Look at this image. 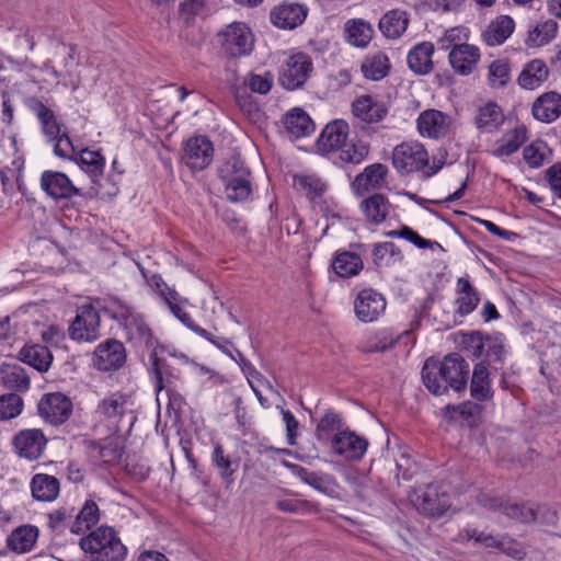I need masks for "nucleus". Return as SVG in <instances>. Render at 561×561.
I'll return each instance as SVG.
<instances>
[{
    "instance_id": "38",
    "label": "nucleus",
    "mask_w": 561,
    "mask_h": 561,
    "mask_svg": "<svg viewBox=\"0 0 561 561\" xmlns=\"http://www.w3.org/2000/svg\"><path fill=\"white\" fill-rule=\"evenodd\" d=\"M558 32V23L553 20L538 22L534 27L529 28L525 44L528 47L538 48L549 44Z\"/></svg>"
},
{
    "instance_id": "2",
    "label": "nucleus",
    "mask_w": 561,
    "mask_h": 561,
    "mask_svg": "<svg viewBox=\"0 0 561 561\" xmlns=\"http://www.w3.org/2000/svg\"><path fill=\"white\" fill-rule=\"evenodd\" d=\"M110 316L125 330L128 341L136 346H152V333L142 316L122 300H114L107 307Z\"/></svg>"
},
{
    "instance_id": "13",
    "label": "nucleus",
    "mask_w": 561,
    "mask_h": 561,
    "mask_svg": "<svg viewBox=\"0 0 561 561\" xmlns=\"http://www.w3.org/2000/svg\"><path fill=\"white\" fill-rule=\"evenodd\" d=\"M94 366L102 371L119 369L126 362L124 344L115 339L100 343L93 354Z\"/></svg>"
},
{
    "instance_id": "26",
    "label": "nucleus",
    "mask_w": 561,
    "mask_h": 561,
    "mask_svg": "<svg viewBox=\"0 0 561 561\" xmlns=\"http://www.w3.org/2000/svg\"><path fill=\"white\" fill-rule=\"evenodd\" d=\"M390 207L388 198L379 193L367 196L359 204L366 221L371 225L382 224L389 215Z\"/></svg>"
},
{
    "instance_id": "42",
    "label": "nucleus",
    "mask_w": 561,
    "mask_h": 561,
    "mask_svg": "<svg viewBox=\"0 0 561 561\" xmlns=\"http://www.w3.org/2000/svg\"><path fill=\"white\" fill-rule=\"evenodd\" d=\"M360 256L353 252L337 253L332 262L333 271L341 277H352L363 270Z\"/></svg>"
},
{
    "instance_id": "11",
    "label": "nucleus",
    "mask_w": 561,
    "mask_h": 561,
    "mask_svg": "<svg viewBox=\"0 0 561 561\" xmlns=\"http://www.w3.org/2000/svg\"><path fill=\"white\" fill-rule=\"evenodd\" d=\"M213 159L214 146L206 136H195L186 140L183 160L192 171L205 170Z\"/></svg>"
},
{
    "instance_id": "16",
    "label": "nucleus",
    "mask_w": 561,
    "mask_h": 561,
    "mask_svg": "<svg viewBox=\"0 0 561 561\" xmlns=\"http://www.w3.org/2000/svg\"><path fill=\"white\" fill-rule=\"evenodd\" d=\"M47 444L44 433L38 428L22 430L13 438L15 453L25 459H38Z\"/></svg>"
},
{
    "instance_id": "21",
    "label": "nucleus",
    "mask_w": 561,
    "mask_h": 561,
    "mask_svg": "<svg viewBox=\"0 0 561 561\" xmlns=\"http://www.w3.org/2000/svg\"><path fill=\"white\" fill-rule=\"evenodd\" d=\"M480 57L479 48L470 44H457L448 55L451 68L460 76L470 75L479 62Z\"/></svg>"
},
{
    "instance_id": "10",
    "label": "nucleus",
    "mask_w": 561,
    "mask_h": 561,
    "mask_svg": "<svg viewBox=\"0 0 561 561\" xmlns=\"http://www.w3.org/2000/svg\"><path fill=\"white\" fill-rule=\"evenodd\" d=\"M100 314L91 306L78 309L76 319L69 327V335L78 342H93L100 337Z\"/></svg>"
},
{
    "instance_id": "36",
    "label": "nucleus",
    "mask_w": 561,
    "mask_h": 561,
    "mask_svg": "<svg viewBox=\"0 0 561 561\" xmlns=\"http://www.w3.org/2000/svg\"><path fill=\"white\" fill-rule=\"evenodd\" d=\"M100 508L92 500H87L71 523L70 531L75 535H81L95 526L100 520Z\"/></svg>"
},
{
    "instance_id": "46",
    "label": "nucleus",
    "mask_w": 561,
    "mask_h": 561,
    "mask_svg": "<svg viewBox=\"0 0 561 561\" xmlns=\"http://www.w3.org/2000/svg\"><path fill=\"white\" fill-rule=\"evenodd\" d=\"M389 69V58L381 51L366 57L362 64V71L364 76L371 80H380L385 78L388 75Z\"/></svg>"
},
{
    "instance_id": "64",
    "label": "nucleus",
    "mask_w": 561,
    "mask_h": 561,
    "mask_svg": "<svg viewBox=\"0 0 561 561\" xmlns=\"http://www.w3.org/2000/svg\"><path fill=\"white\" fill-rule=\"evenodd\" d=\"M54 152L61 158H71L75 153V147L67 133H62L56 140H54Z\"/></svg>"
},
{
    "instance_id": "51",
    "label": "nucleus",
    "mask_w": 561,
    "mask_h": 561,
    "mask_svg": "<svg viewBox=\"0 0 561 561\" xmlns=\"http://www.w3.org/2000/svg\"><path fill=\"white\" fill-rule=\"evenodd\" d=\"M225 191L229 201L241 202L250 196L251 184L247 178H227Z\"/></svg>"
},
{
    "instance_id": "39",
    "label": "nucleus",
    "mask_w": 561,
    "mask_h": 561,
    "mask_svg": "<svg viewBox=\"0 0 561 561\" xmlns=\"http://www.w3.org/2000/svg\"><path fill=\"white\" fill-rule=\"evenodd\" d=\"M31 108L41 122L43 133L49 138L50 141L56 140L62 134V131L61 125L57 121L53 111L38 100L34 101V104Z\"/></svg>"
},
{
    "instance_id": "63",
    "label": "nucleus",
    "mask_w": 561,
    "mask_h": 561,
    "mask_svg": "<svg viewBox=\"0 0 561 561\" xmlns=\"http://www.w3.org/2000/svg\"><path fill=\"white\" fill-rule=\"evenodd\" d=\"M499 550L517 560L523 559L525 556L522 545L506 536H501Z\"/></svg>"
},
{
    "instance_id": "34",
    "label": "nucleus",
    "mask_w": 561,
    "mask_h": 561,
    "mask_svg": "<svg viewBox=\"0 0 561 561\" xmlns=\"http://www.w3.org/2000/svg\"><path fill=\"white\" fill-rule=\"evenodd\" d=\"M409 24L408 14L401 10L387 12L379 21V30L387 38H399Z\"/></svg>"
},
{
    "instance_id": "61",
    "label": "nucleus",
    "mask_w": 561,
    "mask_h": 561,
    "mask_svg": "<svg viewBox=\"0 0 561 561\" xmlns=\"http://www.w3.org/2000/svg\"><path fill=\"white\" fill-rule=\"evenodd\" d=\"M73 510L60 507L48 514V525L51 529L62 531L66 526H71Z\"/></svg>"
},
{
    "instance_id": "37",
    "label": "nucleus",
    "mask_w": 561,
    "mask_h": 561,
    "mask_svg": "<svg viewBox=\"0 0 561 561\" xmlns=\"http://www.w3.org/2000/svg\"><path fill=\"white\" fill-rule=\"evenodd\" d=\"M457 313L461 317L471 313L480 301L477 290L465 277L457 280Z\"/></svg>"
},
{
    "instance_id": "49",
    "label": "nucleus",
    "mask_w": 561,
    "mask_h": 561,
    "mask_svg": "<svg viewBox=\"0 0 561 561\" xmlns=\"http://www.w3.org/2000/svg\"><path fill=\"white\" fill-rule=\"evenodd\" d=\"M213 461L219 470L226 483V488H230L234 481L233 473L238 469V462L231 461L230 458L225 455L224 448L220 445H216L214 448Z\"/></svg>"
},
{
    "instance_id": "6",
    "label": "nucleus",
    "mask_w": 561,
    "mask_h": 561,
    "mask_svg": "<svg viewBox=\"0 0 561 561\" xmlns=\"http://www.w3.org/2000/svg\"><path fill=\"white\" fill-rule=\"evenodd\" d=\"M219 36L221 37V47L229 57H244L253 50L254 35L244 23L234 22L229 24Z\"/></svg>"
},
{
    "instance_id": "57",
    "label": "nucleus",
    "mask_w": 561,
    "mask_h": 561,
    "mask_svg": "<svg viewBox=\"0 0 561 561\" xmlns=\"http://www.w3.org/2000/svg\"><path fill=\"white\" fill-rule=\"evenodd\" d=\"M294 187L304 191L311 198L321 196L325 184L320 178H294Z\"/></svg>"
},
{
    "instance_id": "30",
    "label": "nucleus",
    "mask_w": 561,
    "mask_h": 561,
    "mask_svg": "<svg viewBox=\"0 0 561 561\" xmlns=\"http://www.w3.org/2000/svg\"><path fill=\"white\" fill-rule=\"evenodd\" d=\"M283 123L286 131L295 138L307 137L314 131V123L310 116L300 108L289 111L284 116Z\"/></svg>"
},
{
    "instance_id": "35",
    "label": "nucleus",
    "mask_w": 561,
    "mask_h": 561,
    "mask_svg": "<svg viewBox=\"0 0 561 561\" xmlns=\"http://www.w3.org/2000/svg\"><path fill=\"white\" fill-rule=\"evenodd\" d=\"M527 139L525 126H517L506 131L494 145L493 153L496 157L510 156L515 152Z\"/></svg>"
},
{
    "instance_id": "20",
    "label": "nucleus",
    "mask_w": 561,
    "mask_h": 561,
    "mask_svg": "<svg viewBox=\"0 0 561 561\" xmlns=\"http://www.w3.org/2000/svg\"><path fill=\"white\" fill-rule=\"evenodd\" d=\"M450 389L456 392L466 390L470 373L469 364L457 353L446 355L440 360Z\"/></svg>"
},
{
    "instance_id": "59",
    "label": "nucleus",
    "mask_w": 561,
    "mask_h": 561,
    "mask_svg": "<svg viewBox=\"0 0 561 561\" xmlns=\"http://www.w3.org/2000/svg\"><path fill=\"white\" fill-rule=\"evenodd\" d=\"M510 77L508 64L504 60H495L489 67V80L493 87H503Z\"/></svg>"
},
{
    "instance_id": "52",
    "label": "nucleus",
    "mask_w": 561,
    "mask_h": 561,
    "mask_svg": "<svg viewBox=\"0 0 561 561\" xmlns=\"http://www.w3.org/2000/svg\"><path fill=\"white\" fill-rule=\"evenodd\" d=\"M24 402L18 393H7L0 397V421H8L19 416L23 411Z\"/></svg>"
},
{
    "instance_id": "1",
    "label": "nucleus",
    "mask_w": 561,
    "mask_h": 561,
    "mask_svg": "<svg viewBox=\"0 0 561 561\" xmlns=\"http://www.w3.org/2000/svg\"><path fill=\"white\" fill-rule=\"evenodd\" d=\"M79 546L90 561H124L128 553L117 531L106 525L81 537Z\"/></svg>"
},
{
    "instance_id": "29",
    "label": "nucleus",
    "mask_w": 561,
    "mask_h": 561,
    "mask_svg": "<svg viewBox=\"0 0 561 561\" xmlns=\"http://www.w3.org/2000/svg\"><path fill=\"white\" fill-rule=\"evenodd\" d=\"M0 382L5 389L15 392H26L31 385L26 370L16 364H5L1 367Z\"/></svg>"
},
{
    "instance_id": "7",
    "label": "nucleus",
    "mask_w": 561,
    "mask_h": 561,
    "mask_svg": "<svg viewBox=\"0 0 561 561\" xmlns=\"http://www.w3.org/2000/svg\"><path fill=\"white\" fill-rule=\"evenodd\" d=\"M73 410L71 399L62 392H48L37 403L38 415L50 425L57 426L67 422Z\"/></svg>"
},
{
    "instance_id": "14",
    "label": "nucleus",
    "mask_w": 561,
    "mask_h": 561,
    "mask_svg": "<svg viewBox=\"0 0 561 561\" xmlns=\"http://www.w3.org/2000/svg\"><path fill=\"white\" fill-rule=\"evenodd\" d=\"M417 130L421 136L439 139L450 134L453 119L449 115L438 110H425L416 119Z\"/></svg>"
},
{
    "instance_id": "27",
    "label": "nucleus",
    "mask_w": 561,
    "mask_h": 561,
    "mask_svg": "<svg viewBox=\"0 0 561 561\" xmlns=\"http://www.w3.org/2000/svg\"><path fill=\"white\" fill-rule=\"evenodd\" d=\"M433 54L434 45L432 43L423 42L415 45L407 57L409 68L416 75L430 73L433 70Z\"/></svg>"
},
{
    "instance_id": "15",
    "label": "nucleus",
    "mask_w": 561,
    "mask_h": 561,
    "mask_svg": "<svg viewBox=\"0 0 561 561\" xmlns=\"http://www.w3.org/2000/svg\"><path fill=\"white\" fill-rule=\"evenodd\" d=\"M308 14L307 5L283 1L270 12L271 23L282 30H294L304 23Z\"/></svg>"
},
{
    "instance_id": "41",
    "label": "nucleus",
    "mask_w": 561,
    "mask_h": 561,
    "mask_svg": "<svg viewBox=\"0 0 561 561\" xmlns=\"http://www.w3.org/2000/svg\"><path fill=\"white\" fill-rule=\"evenodd\" d=\"M548 78V69L543 61L531 60L518 77V83L524 89L534 90Z\"/></svg>"
},
{
    "instance_id": "24",
    "label": "nucleus",
    "mask_w": 561,
    "mask_h": 561,
    "mask_svg": "<svg viewBox=\"0 0 561 561\" xmlns=\"http://www.w3.org/2000/svg\"><path fill=\"white\" fill-rule=\"evenodd\" d=\"M531 113L539 122H554L561 115V95L557 92L543 93L534 102Z\"/></svg>"
},
{
    "instance_id": "33",
    "label": "nucleus",
    "mask_w": 561,
    "mask_h": 561,
    "mask_svg": "<svg viewBox=\"0 0 561 561\" xmlns=\"http://www.w3.org/2000/svg\"><path fill=\"white\" fill-rule=\"evenodd\" d=\"M19 358L41 373L47 371L53 362L48 347L41 344L25 345L21 348Z\"/></svg>"
},
{
    "instance_id": "17",
    "label": "nucleus",
    "mask_w": 561,
    "mask_h": 561,
    "mask_svg": "<svg viewBox=\"0 0 561 561\" xmlns=\"http://www.w3.org/2000/svg\"><path fill=\"white\" fill-rule=\"evenodd\" d=\"M348 133L350 126L343 119H335L327 124L316 142L318 152L323 154L337 152L345 145Z\"/></svg>"
},
{
    "instance_id": "56",
    "label": "nucleus",
    "mask_w": 561,
    "mask_h": 561,
    "mask_svg": "<svg viewBox=\"0 0 561 561\" xmlns=\"http://www.w3.org/2000/svg\"><path fill=\"white\" fill-rule=\"evenodd\" d=\"M484 354L485 358L491 362H502L504 355V340L502 334L486 335L484 342Z\"/></svg>"
},
{
    "instance_id": "54",
    "label": "nucleus",
    "mask_w": 561,
    "mask_h": 561,
    "mask_svg": "<svg viewBox=\"0 0 561 561\" xmlns=\"http://www.w3.org/2000/svg\"><path fill=\"white\" fill-rule=\"evenodd\" d=\"M276 508L291 514H308L318 512V505L307 500H279Z\"/></svg>"
},
{
    "instance_id": "50",
    "label": "nucleus",
    "mask_w": 561,
    "mask_h": 561,
    "mask_svg": "<svg viewBox=\"0 0 561 561\" xmlns=\"http://www.w3.org/2000/svg\"><path fill=\"white\" fill-rule=\"evenodd\" d=\"M523 156L530 168H539L550 160L551 150L543 141H535L524 148Z\"/></svg>"
},
{
    "instance_id": "58",
    "label": "nucleus",
    "mask_w": 561,
    "mask_h": 561,
    "mask_svg": "<svg viewBox=\"0 0 561 561\" xmlns=\"http://www.w3.org/2000/svg\"><path fill=\"white\" fill-rule=\"evenodd\" d=\"M485 340L486 335L481 332H471L462 335L461 343L474 358H479L484 354Z\"/></svg>"
},
{
    "instance_id": "18",
    "label": "nucleus",
    "mask_w": 561,
    "mask_h": 561,
    "mask_svg": "<svg viewBox=\"0 0 561 561\" xmlns=\"http://www.w3.org/2000/svg\"><path fill=\"white\" fill-rule=\"evenodd\" d=\"M285 466L289 468L302 482L314 490L330 497H336L339 495V484L333 476L323 472L309 471L296 463L285 462Z\"/></svg>"
},
{
    "instance_id": "62",
    "label": "nucleus",
    "mask_w": 561,
    "mask_h": 561,
    "mask_svg": "<svg viewBox=\"0 0 561 561\" xmlns=\"http://www.w3.org/2000/svg\"><path fill=\"white\" fill-rule=\"evenodd\" d=\"M394 343L396 341L392 337L381 333L367 341V343L362 346V350L367 353L385 352L391 348Z\"/></svg>"
},
{
    "instance_id": "31",
    "label": "nucleus",
    "mask_w": 561,
    "mask_h": 561,
    "mask_svg": "<svg viewBox=\"0 0 561 561\" xmlns=\"http://www.w3.org/2000/svg\"><path fill=\"white\" fill-rule=\"evenodd\" d=\"M60 490L59 480L49 474L36 473L31 481L32 495L37 501H54Z\"/></svg>"
},
{
    "instance_id": "60",
    "label": "nucleus",
    "mask_w": 561,
    "mask_h": 561,
    "mask_svg": "<svg viewBox=\"0 0 561 561\" xmlns=\"http://www.w3.org/2000/svg\"><path fill=\"white\" fill-rule=\"evenodd\" d=\"M244 82L251 91L266 94L273 85V76L270 72H265L264 75L250 73Z\"/></svg>"
},
{
    "instance_id": "43",
    "label": "nucleus",
    "mask_w": 561,
    "mask_h": 561,
    "mask_svg": "<svg viewBox=\"0 0 561 561\" xmlns=\"http://www.w3.org/2000/svg\"><path fill=\"white\" fill-rule=\"evenodd\" d=\"M343 425L344 424L340 414L333 411H328L320 419L316 427V436L318 440L331 444L332 437L337 432H343L345 430Z\"/></svg>"
},
{
    "instance_id": "44",
    "label": "nucleus",
    "mask_w": 561,
    "mask_h": 561,
    "mask_svg": "<svg viewBox=\"0 0 561 561\" xmlns=\"http://www.w3.org/2000/svg\"><path fill=\"white\" fill-rule=\"evenodd\" d=\"M164 300L168 304L171 312L190 330L201 335L206 340H210V333L205 329L198 327L193 322L190 314L182 309V307L176 302L178 301V293L174 290H170L168 293H163Z\"/></svg>"
},
{
    "instance_id": "32",
    "label": "nucleus",
    "mask_w": 561,
    "mask_h": 561,
    "mask_svg": "<svg viewBox=\"0 0 561 561\" xmlns=\"http://www.w3.org/2000/svg\"><path fill=\"white\" fill-rule=\"evenodd\" d=\"M38 538V529L33 525H23L14 529L8 537V547L15 553L30 552Z\"/></svg>"
},
{
    "instance_id": "3",
    "label": "nucleus",
    "mask_w": 561,
    "mask_h": 561,
    "mask_svg": "<svg viewBox=\"0 0 561 561\" xmlns=\"http://www.w3.org/2000/svg\"><path fill=\"white\" fill-rule=\"evenodd\" d=\"M96 413L117 428L125 424L130 430L137 420L131 397L119 391L104 397L98 404Z\"/></svg>"
},
{
    "instance_id": "4",
    "label": "nucleus",
    "mask_w": 561,
    "mask_h": 561,
    "mask_svg": "<svg viewBox=\"0 0 561 561\" xmlns=\"http://www.w3.org/2000/svg\"><path fill=\"white\" fill-rule=\"evenodd\" d=\"M410 501L420 514L432 518L442 517L451 506L448 491L436 483L415 490Z\"/></svg>"
},
{
    "instance_id": "40",
    "label": "nucleus",
    "mask_w": 561,
    "mask_h": 561,
    "mask_svg": "<svg viewBox=\"0 0 561 561\" xmlns=\"http://www.w3.org/2000/svg\"><path fill=\"white\" fill-rule=\"evenodd\" d=\"M470 392L471 397L478 401H485L492 397L489 370L484 362L478 363L473 368Z\"/></svg>"
},
{
    "instance_id": "25",
    "label": "nucleus",
    "mask_w": 561,
    "mask_h": 561,
    "mask_svg": "<svg viewBox=\"0 0 561 561\" xmlns=\"http://www.w3.org/2000/svg\"><path fill=\"white\" fill-rule=\"evenodd\" d=\"M353 113L356 117L366 123H376L381 121L388 108L383 102L370 95H362L353 102Z\"/></svg>"
},
{
    "instance_id": "12",
    "label": "nucleus",
    "mask_w": 561,
    "mask_h": 561,
    "mask_svg": "<svg viewBox=\"0 0 561 561\" xmlns=\"http://www.w3.org/2000/svg\"><path fill=\"white\" fill-rule=\"evenodd\" d=\"M354 312L356 318L363 323L377 321L386 310L385 297L371 289L360 290L354 299Z\"/></svg>"
},
{
    "instance_id": "9",
    "label": "nucleus",
    "mask_w": 561,
    "mask_h": 561,
    "mask_svg": "<svg viewBox=\"0 0 561 561\" xmlns=\"http://www.w3.org/2000/svg\"><path fill=\"white\" fill-rule=\"evenodd\" d=\"M368 440L350 428L337 432L331 439L330 449L345 460L358 461L367 451Z\"/></svg>"
},
{
    "instance_id": "19",
    "label": "nucleus",
    "mask_w": 561,
    "mask_h": 561,
    "mask_svg": "<svg viewBox=\"0 0 561 561\" xmlns=\"http://www.w3.org/2000/svg\"><path fill=\"white\" fill-rule=\"evenodd\" d=\"M480 503L491 511H500L507 517L523 523H530L537 519L536 510L524 503L519 504L489 496H482Z\"/></svg>"
},
{
    "instance_id": "22",
    "label": "nucleus",
    "mask_w": 561,
    "mask_h": 561,
    "mask_svg": "<svg viewBox=\"0 0 561 561\" xmlns=\"http://www.w3.org/2000/svg\"><path fill=\"white\" fill-rule=\"evenodd\" d=\"M373 25L364 19H350L343 25V36L347 44L366 48L374 37Z\"/></svg>"
},
{
    "instance_id": "8",
    "label": "nucleus",
    "mask_w": 561,
    "mask_h": 561,
    "mask_svg": "<svg viewBox=\"0 0 561 561\" xmlns=\"http://www.w3.org/2000/svg\"><path fill=\"white\" fill-rule=\"evenodd\" d=\"M312 71V61L304 53L290 56L284 64L279 73V83L287 90L302 87Z\"/></svg>"
},
{
    "instance_id": "55",
    "label": "nucleus",
    "mask_w": 561,
    "mask_h": 561,
    "mask_svg": "<svg viewBox=\"0 0 561 561\" xmlns=\"http://www.w3.org/2000/svg\"><path fill=\"white\" fill-rule=\"evenodd\" d=\"M78 163L84 172L102 173L105 161L99 151L82 149Z\"/></svg>"
},
{
    "instance_id": "28",
    "label": "nucleus",
    "mask_w": 561,
    "mask_h": 561,
    "mask_svg": "<svg viewBox=\"0 0 561 561\" xmlns=\"http://www.w3.org/2000/svg\"><path fill=\"white\" fill-rule=\"evenodd\" d=\"M515 23L511 16L500 15L482 33V39L489 46L501 45L512 35Z\"/></svg>"
},
{
    "instance_id": "23",
    "label": "nucleus",
    "mask_w": 561,
    "mask_h": 561,
    "mask_svg": "<svg viewBox=\"0 0 561 561\" xmlns=\"http://www.w3.org/2000/svg\"><path fill=\"white\" fill-rule=\"evenodd\" d=\"M422 380L426 389L434 396L445 394L448 382L440 360L427 358L422 368Z\"/></svg>"
},
{
    "instance_id": "45",
    "label": "nucleus",
    "mask_w": 561,
    "mask_h": 561,
    "mask_svg": "<svg viewBox=\"0 0 561 561\" xmlns=\"http://www.w3.org/2000/svg\"><path fill=\"white\" fill-rule=\"evenodd\" d=\"M42 188L53 198H69L78 194L69 178H41Z\"/></svg>"
},
{
    "instance_id": "53",
    "label": "nucleus",
    "mask_w": 561,
    "mask_h": 561,
    "mask_svg": "<svg viewBox=\"0 0 561 561\" xmlns=\"http://www.w3.org/2000/svg\"><path fill=\"white\" fill-rule=\"evenodd\" d=\"M385 185V178H354L351 183L356 196H365L377 193Z\"/></svg>"
},
{
    "instance_id": "47",
    "label": "nucleus",
    "mask_w": 561,
    "mask_h": 561,
    "mask_svg": "<svg viewBox=\"0 0 561 561\" xmlns=\"http://www.w3.org/2000/svg\"><path fill=\"white\" fill-rule=\"evenodd\" d=\"M504 121L500 106L495 103H488L480 107L476 117V124L479 129L492 131Z\"/></svg>"
},
{
    "instance_id": "5",
    "label": "nucleus",
    "mask_w": 561,
    "mask_h": 561,
    "mask_svg": "<svg viewBox=\"0 0 561 561\" xmlns=\"http://www.w3.org/2000/svg\"><path fill=\"white\" fill-rule=\"evenodd\" d=\"M392 164L401 173L420 172L428 165L427 150L416 140L403 141L393 148Z\"/></svg>"
},
{
    "instance_id": "48",
    "label": "nucleus",
    "mask_w": 561,
    "mask_h": 561,
    "mask_svg": "<svg viewBox=\"0 0 561 561\" xmlns=\"http://www.w3.org/2000/svg\"><path fill=\"white\" fill-rule=\"evenodd\" d=\"M339 159L348 164H359L369 153V145L363 140L347 142L337 151Z\"/></svg>"
}]
</instances>
